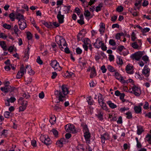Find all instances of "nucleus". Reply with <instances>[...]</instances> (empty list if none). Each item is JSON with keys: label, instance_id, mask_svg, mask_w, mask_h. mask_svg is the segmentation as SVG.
<instances>
[{"label": "nucleus", "instance_id": "obj_1", "mask_svg": "<svg viewBox=\"0 0 151 151\" xmlns=\"http://www.w3.org/2000/svg\"><path fill=\"white\" fill-rule=\"evenodd\" d=\"M62 91L58 90L55 92V94L58 97L59 101L57 102L58 103L60 101H63L65 100V96L68 93V90L65 85H63L61 86Z\"/></svg>", "mask_w": 151, "mask_h": 151}, {"label": "nucleus", "instance_id": "obj_2", "mask_svg": "<svg viewBox=\"0 0 151 151\" xmlns=\"http://www.w3.org/2000/svg\"><path fill=\"white\" fill-rule=\"evenodd\" d=\"M55 41L59 45V48L62 50L63 49L62 47L63 45V46H67V45L65 39L59 35H57L55 37Z\"/></svg>", "mask_w": 151, "mask_h": 151}, {"label": "nucleus", "instance_id": "obj_3", "mask_svg": "<svg viewBox=\"0 0 151 151\" xmlns=\"http://www.w3.org/2000/svg\"><path fill=\"white\" fill-rule=\"evenodd\" d=\"M65 129L68 132L72 133H76L77 132V130L75 129V127L73 124H68L65 126Z\"/></svg>", "mask_w": 151, "mask_h": 151}, {"label": "nucleus", "instance_id": "obj_4", "mask_svg": "<svg viewBox=\"0 0 151 151\" xmlns=\"http://www.w3.org/2000/svg\"><path fill=\"white\" fill-rule=\"evenodd\" d=\"M40 139L42 142L44 143L47 145L51 144L52 142L48 136L42 135L40 137Z\"/></svg>", "mask_w": 151, "mask_h": 151}, {"label": "nucleus", "instance_id": "obj_5", "mask_svg": "<svg viewBox=\"0 0 151 151\" xmlns=\"http://www.w3.org/2000/svg\"><path fill=\"white\" fill-rule=\"evenodd\" d=\"M15 88V87H12L11 86H6L4 87H1V90L6 93L9 91L12 92L14 91V90Z\"/></svg>", "mask_w": 151, "mask_h": 151}, {"label": "nucleus", "instance_id": "obj_6", "mask_svg": "<svg viewBox=\"0 0 151 151\" xmlns=\"http://www.w3.org/2000/svg\"><path fill=\"white\" fill-rule=\"evenodd\" d=\"M132 89L135 95L137 96H139L141 94V92L140 89L135 86H134L132 87Z\"/></svg>", "mask_w": 151, "mask_h": 151}, {"label": "nucleus", "instance_id": "obj_7", "mask_svg": "<svg viewBox=\"0 0 151 151\" xmlns=\"http://www.w3.org/2000/svg\"><path fill=\"white\" fill-rule=\"evenodd\" d=\"M110 138L109 135L106 132L102 135H101V139L102 143L104 144L105 143V140L109 139Z\"/></svg>", "mask_w": 151, "mask_h": 151}, {"label": "nucleus", "instance_id": "obj_8", "mask_svg": "<svg viewBox=\"0 0 151 151\" xmlns=\"http://www.w3.org/2000/svg\"><path fill=\"white\" fill-rule=\"evenodd\" d=\"M98 40V38L96 40V42L93 44V45L95 46L96 48H97V49L99 48L100 47L101 49L103 51H106L107 50V47L106 45H104V43L103 42V43H101V45H96L97 44V42Z\"/></svg>", "mask_w": 151, "mask_h": 151}, {"label": "nucleus", "instance_id": "obj_9", "mask_svg": "<svg viewBox=\"0 0 151 151\" xmlns=\"http://www.w3.org/2000/svg\"><path fill=\"white\" fill-rule=\"evenodd\" d=\"M150 69L148 68L147 65H145L142 71V73L146 77H148L150 75Z\"/></svg>", "mask_w": 151, "mask_h": 151}, {"label": "nucleus", "instance_id": "obj_10", "mask_svg": "<svg viewBox=\"0 0 151 151\" xmlns=\"http://www.w3.org/2000/svg\"><path fill=\"white\" fill-rule=\"evenodd\" d=\"M142 55V54L141 52H135L132 55L133 59L137 60H139Z\"/></svg>", "mask_w": 151, "mask_h": 151}, {"label": "nucleus", "instance_id": "obj_11", "mask_svg": "<svg viewBox=\"0 0 151 151\" xmlns=\"http://www.w3.org/2000/svg\"><path fill=\"white\" fill-rule=\"evenodd\" d=\"M26 22V21L25 20L21 22H18L19 28L21 30H22L26 27L27 24Z\"/></svg>", "mask_w": 151, "mask_h": 151}, {"label": "nucleus", "instance_id": "obj_12", "mask_svg": "<svg viewBox=\"0 0 151 151\" xmlns=\"http://www.w3.org/2000/svg\"><path fill=\"white\" fill-rule=\"evenodd\" d=\"M133 66L131 65L130 64H128L126 67V70L127 71V72L130 74H132L134 72L133 70H132V69Z\"/></svg>", "mask_w": 151, "mask_h": 151}, {"label": "nucleus", "instance_id": "obj_13", "mask_svg": "<svg viewBox=\"0 0 151 151\" xmlns=\"http://www.w3.org/2000/svg\"><path fill=\"white\" fill-rule=\"evenodd\" d=\"M50 65L55 70H57L58 67H59V63L57 62L56 60L52 61Z\"/></svg>", "mask_w": 151, "mask_h": 151}, {"label": "nucleus", "instance_id": "obj_14", "mask_svg": "<svg viewBox=\"0 0 151 151\" xmlns=\"http://www.w3.org/2000/svg\"><path fill=\"white\" fill-rule=\"evenodd\" d=\"M18 102L22 106H27V101L24 100L23 97L20 98L18 99Z\"/></svg>", "mask_w": 151, "mask_h": 151}, {"label": "nucleus", "instance_id": "obj_15", "mask_svg": "<svg viewBox=\"0 0 151 151\" xmlns=\"http://www.w3.org/2000/svg\"><path fill=\"white\" fill-rule=\"evenodd\" d=\"M16 18L18 20V22L25 20L24 16L19 13H18L16 15Z\"/></svg>", "mask_w": 151, "mask_h": 151}, {"label": "nucleus", "instance_id": "obj_16", "mask_svg": "<svg viewBox=\"0 0 151 151\" xmlns=\"http://www.w3.org/2000/svg\"><path fill=\"white\" fill-rule=\"evenodd\" d=\"M137 134L139 135L141 134L144 131L143 127L139 125L137 126Z\"/></svg>", "mask_w": 151, "mask_h": 151}, {"label": "nucleus", "instance_id": "obj_17", "mask_svg": "<svg viewBox=\"0 0 151 151\" xmlns=\"http://www.w3.org/2000/svg\"><path fill=\"white\" fill-rule=\"evenodd\" d=\"M91 71L90 75V77L93 78L96 76V73L95 69L94 66H93L91 68Z\"/></svg>", "mask_w": 151, "mask_h": 151}, {"label": "nucleus", "instance_id": "obj_18", "mask_svg": "<svg viewBox=\"0 0 151 151\" xmlns=\"http://www.w3.org/2000/svg\"><path fill=\"white\" fill-rule=\"evenodd\" d=\"M84 136L86 141H89L91 137V135L89 131L84 132Z\"/></svg>", "mask_w": 151, "mask_h": 151}, {"label": "nucleus", "instance_id": "obj_19", "mask_svg": "<svg viewBox=\"0 0 151 151\" xmlns=\"http://www.w3.org/2000/svg\"><path fill=\"white\" fill-rule=\"evenodd\" d=\"M57 18L59 23L62 24L64 22V16L63 15H61L57 16Z\"/></svg>", "mask_w": 151, "mask_h": 151}, {"label": "nucleus", "instance_id": "obj_20", "mask_svg": "<svg viewBox=\"0 0 151 151\" xmlns=\"http://www.w3.org/2000/svg\"><path fill=\"white\" fill-rule=\"evenodd\" d=\"M98 119L100 120H102L103 119V113L100 111H98L97 114H96Z\"/></svg>", "mask_w": 151, "mask_h": 151}, {"label": "nucleus", "instance_id": "obj_21", "mask_svg": "<svg viewBox=\"0 0 151 151\" xmlns=\"http://www.w3.org/2000/svg\"><path fill=\"white\" fill-rule=\"evenodd\" d=\"M26 69H27L28 70H29V71H28V73L30 75H32L35 74V72L33 70H32V69L31 68V67L30 65H27L26 66Z\"/></svg>", "mask_w": 151, "mask_h": 151}, {"label": "nucleus", "instance_id": "obj_22", "mask_svg": "<svg viewBox=\"0 0 151 151\" xmlns=\"http://www.w3.org/2000/svg\"><path fill=\"white\" fill-rule=\"evenodd\" d=\"M42 23L44 24L46 27L49 28H52L53 26L51 22L47 23L45 21H42Z\"/></svg>", "mask_w": 151, "mask_h": 151}, {"label": "nucleus", "instance_id": "obj_23", "mask_svg": "<svg viewBox=\"0 0 151 151\" xmlns=\"http://www.w3.org/2000/svg\"><path fill=\"white\" fill-rule=\"evenodd\" d=\"M22 69H20L19 71L17 73V74L16 76V78H17L19 79L22 76L24 75V74L23 73V71L22 70Z\"/></svg>", "mask_w": 151, "mask_h": 151}, {"label": "nucleus", "instance_id": "obj_24", "mask_svg": "<svg viewBox=\"0 0 151 151\" xmlns=\"http://www.w3.org/2000/svg\"><path fill=\"white\" fill-rule=\"evenodd\" d=\"M107 103L110 107L112 109L115 108L117 107V106L114 103H112L111 101H107Z\"/></svg>", "mask_w": 151, "mask_h": 151}, {"label": "nucleus", "instance_id": "obj_25", "mask_svg": "<svg viewBox=\"0 0 151 151\" xmlns=\"http://www.w3.org/2000/svg\"><path fill=\"white\" fill-rule=\"evenodd\" d=\"M70 6H64L63 8V11L64 12V14H67L70 11Z\"/></svg>", "mask_w": 151, "mask_h": 151}, {"label": "nucleus", "instance_id": "obj_26", "mask_svg": "<svg viewBox=\"0 0 151 151\" xmlns=\"http://www.w3.org/2000/svg\"><path fill=\"white\" fill-rule=\"evenodd\" d=\"M134 110L136 113L139 114L141 111V107L140 106H135L134 107Z\"/></svg>", "mask_w": 151, "mask_h": 151}, {"label": "nucleus", "instance_id": "obj_27", "mask_svg": "<svg viewBox=\"0 0 151 151\" xmlns=\"http://www.w3.org/2000/svg\"><path fill=\"white\" fill-rule=\"evenodd\" d=\"M0 45L4 50L6 51L7 50L6 46L4 41H0Z\"/></svg>", "mask_w": 151, "mask_h": 151}, {"label": "nucleus", "instance_id": "obj_28", "mask_svg": "<svg viewBox=\"0 0 151 151\" xmlns=\"http://www.w3.org/2000/svg\"><path fill=\"white\" fill-rule=\"evenodd\" d=\"M98 102L100 105H101V103L104 102L103 98L102 95L100 93L99 94V96H98Z\"/></svg>", "mask_w": 151, "mask_h": 151}, {"label": "nucleus", "instance_id": "obj_29", "mask_svg": "<svg viewBox=\"0 0 151 151\" xmlns=\"http://www.w3.org/2000/svg\"><path fill=\"white\" fill-rule=\"evenodd\" d=\"M13 30L15 34L17 36L18 35V32H20V31L18 29V25H14V27L13 28Z\"/></svg>", "mask_w": 151, "mask_h": 151}, {"label": "nucleus", "instance_id": "obj_30", "mask_svg": "<svg viewBox=\"0 0 151 151\" xmlns=\"http://www.w3.org/2000/svg\"><path fill=\"white\" fill-rule=\"evenodd\" d=\"M88 100H87V101L88 102V104L91 105H93V101L91 98V96L88 97Z\"/></svg>", "mask_w": 151, "mask_h": 151}, {"label": "nucleus", "instance_id": "obj_31", "mask_svg": "<svg viewBox=\"0 0 151 151\" xmlns=\"http://www.w3.org/2000/svg\"><path fill=\"white\" fill-rule=\"evenodd\" d=\"M82 41L83 42V44H86V45H89L91 42L90 40L87 38H84L83 41L82 40Z\"/></svg>", "mask_w": 151, "mask_h": 151}, {"label": "nucleus", "instance_id": "obj_32", "mask_svg": "<svg viewBox=\"0 0 151 151\" xmlns=\"http://www.w3.org/2000/svg\"><path fill=\"white\" fill-rule=\"evenodd\" d=\"M107 68L109 71L111 72H114L115 71L114 68L109 65L107 66Z\"/></svg>", "mask_w": 151, "mask_h": 151}, {"label": "nucleus", "instance_id": "obj_33", "mask_svg": "<svg viewBox=\"0 0 151 151\" xmlns=\"http://www.w3.org/2000/svg\"><path fill=\"white\" fill-rule=\"evenodd\" d=\"M132 47L134 49H137L138 48L139 45L137 44V42H135L132 43L131 44Z\"/></svg>", "mask_w": 151, "mask_h": 151}, {"label": "nucleus", "instance_id": "obj_34", "mask_svg": "<svg viewBox=\"0 0 151 151\" xmlns=\"http://www.w3.org/2000/svg\"><path fill=\"white\" fill-rule=\"evenodd\" d=\"M100 105L101 106L102 108L104 110L106 111L108 110V109L106 106V104L104 103V102L102 103H101V105Z\"/></svg>", "mask_w": 151, "mask_h": 151}, {"label": "nucleus", "instance_id": "obj_35", "mask_svg": "<svg viewBox=\"0 0 151 151\" xmlns=\"http://www.w3.org/2000/svg\"><path fill=\"white\" fill-rule=\"evenodd\" d=\"M146 140L148 142V143L151 144V135L148 134L146 137Z\"/></svg>", "mask_w": 151, "mask_h": 151}, {"label": "nucleus", "instance_id": "obj_36", "mask_svg": "<svg viewBox=\"0 0 151 151\" xmlns=\"http://www.w3.org/2000/svg\"><path fill=\"white\" fill-rule=\"evenodd\" d=\"M126 115L127 116L126 117L128 119H131L132 118V115L130 111H128L126 113Z\"/></svg>", "mask_w": 151, "mask_h": 151}, {"label": "nucleus", "instance_id": "obj_37", "mask_svg": "<svg viewBox=\"0 0 151 151\" xmlns=\"http://www.w3.org/2000/svg\"><path fill=\"white\" fill-rule=\"evenodd\" d=\"M56 120V117L54 115H53L52 116L50 117V119L49 120V122L51 123V124H53V121L55 122Z\"/></svg>", "mask_w": 151, "mask_h": 151}, {"label": "nucleus", "instance_id": "obj_38", "mask_svg": "<svg viewBox=\"0 0 151 151\" xmlns=\"http://www.w3.org/2000/svg\"><path fill=\"white\" fill-rule=\"evenodd\" d=\"M3 27L4 28L7 29H10L11 27V26L10 25L6 23L4 24L3 25Z\"/></svg>", "mask_w": 151, "mask_h": 151}, {"label": "nucleus", "instance_id": "obj_39", "mask_svg": "<svg viewBox=\"0 0 151 151\" xmlns=\"http://www.w3.org/2000/svg\"><path fill=\"white\" fill-rule=\"evenodd\" d=\"M109 44L113 46H115L116 45V43L114 40L113 39H110L109 41Z\"/></svg>", "mask_w": 151, "mask_h": 151}, {"label": "nucleus", "instance_id": "obj_40", "mask_svg": "<svg viewBox=\"0 0 151 151\" xmlns=\"http://www.w3.org/2000/svg\"><path fill=\"white\" fill-rule=\"evenodd\" d=\"M123 7L122 6H118L116 9V11L119 12H121L123 10Z\"/></svg>", "mask_w": 151, "mask_h": 151}, {"label": "nucleus", "instance_id": "obj_41", "mask_svg": "<svg viewBox=\"0 0 151 151\" xmlns=\"http://www.w3.org/2000/svg\"><path fill=\"white\" fill-rule=\"evenodd\" d=\"M131 37L132 40L133 41H134L136 39V35L134 32H132Z\"/></svg>", "mask_w": 151, "mask_h": 151}, {"label": "nucleus", "instance_id": "obj_42", "mask_svg": "<svg viewBox=\"0 0 151 151\" xmlns=\"http://www.w3.org/2000/svg\"><path fill=\"white\" fill-rule=\"evenodd\" d=\"M27 38L29 40H30L32 39V35L30 32H27Z\"/></svg>", "mask_w": 151, "mask_h": 151}, {"label": "nucleus", "instance_id": "obj_43", "mask_svg": "<svg viewBox=\"0 0 151 151\" xmlns=\"http://www.w3.org/2000/svg\"><path fill=\"white\" fill-rule=\"evenodd\" d=\"M82 50L79 47H77L76 49V52L77 54H80L82 52Z\"/></svg>", "mask_w": 151, "mask_h": 151}, {"label": "nucleus", "instance_id": "obj_44", "mask_svg": "<svg viewBox=\"0 0 151 151\" xmlns=\"http://www.w3.org/2000/svg\"><path fill=\"white\" fill-rule=\"evenodd\" d=\"M114 72L115 75L114 76H115V77L118 80H119L120 78H119V77L120 76V75L119 73L118 72H116V71Z\"/></svg>", "mask_w": 151, "mask_h": 151}, {"label": "nucleus", "instance_id": "obj_45", "mask_svg": "<svg viewBox=\"0 0 151 151\" xmlns=\"http://www.w3.org/2000/svg\"><path fill=\"white\" fill-rule=\"evenodd\" d=\"M37 62L40 65H42L43 63L42 60L41 59L40 56H38L36 60Z\"/></svg>", "mask_w": 151, "mask_h": 151}, {"label": "nucleus", "instance_id": "obj_46", "mask_svg": "<svg viewBox=\"0 0 151 151\" xmlns=\"http://www.w3.org/2000/svg\"><path fill=\"white\" fill-rule=\"evenodd\" d=\"M124 49H125V48L123 45L119 46L117 48V49L120 52H122Z\"/></svg>", "mask_w": 151, "mask_h": 151}, {"label": "nucleus", "instance_id": "obj_47", "mask_svg": "<svg viewBox=\"0 0 151 151\" xmlns=\"http://www.w3.org/2000/svg\"><path fill=\"white\" fill-rule=\"evenodd\" d=\"M90 14L91 13L88 10H85L84 13V15L86 17H90Z\"/></svg>", "mask_w": 151, "mask_h": 151}, {"label": "nucleus", "instance_id": "obj_48", "mask_svg": "<svg viewBox=\"0 0 151 151\" xmlns=\"http://www.w3.org/2000/svg\"><path fill=\"white\" fill-rule=\"evenodd\" d=\"M83 128L84 132L89 131L87 127V126L86 125H84L83 126Z\"/></svg>", "mask_w": 151, "mask_h": 151}, {"label": "nucleus", "instance_id": "obj_49", "mask_svg": "<svg viewBox=\"0 0 151 151\" xmlns=\"http://www.w3.org/2000/svg\"><path fill=\"white\" fill-rule=\"evenodd\" d=\"M101 69L103 73H105L107 70V69L104 65H103L101 67Z\"/></svg>", "mask_w": 151, "mask_h": 151}, {"label": "nucleus", "instance_id": "obj_50", "mask_svg": "<svg viewBox=\"0 0 151 151\" xmlns=\"http://www.w3.org/2000/svg\"><path fill=\"white\" fill-rule=\"evenodd\" d=\"M52 131L55 137H56L58 136V132L56 130L53 129L52 130Z\"/></svg>", "mask_w": 151, "mask_h": 151}, {"label": "nucleus", "instance_id": "obj_51", "mask_svg": "<svg viewBox=\"0 0 151 151\" xmlns=\"http://www.w3.org/2000/svg\"><path fill=\"white\" fill-rule=\"evenodd\" d=\"M54 109L57 111H60L61 109L60 107L58 106L57 104L54 107Z\"/></svg>", "mask_w": 151, "mask_h": 151}, {"label": "nucleus", "instance_id": "obj_52", "mask_svg": "<svg viewBox=\"0 0 151 151\" xmlns=\"http://www.w3.org/2000/svg\"><path fill=\"white\" fill-rule=\"evenodd\" d=\"M0 37L4 39H5L7 38V36L4 33L2 32L0 33Z\"/></svg>", "mask_w": 151, "mask_h": 151}, {"label": "nucleus", "instance_id": "obj_53", "mask_svg": "<svg viewBox=\"0 0 151 151\" xmlns=\"http://www.w3.org/2000/svg\"><path fill=\"white\" fill-rule=\"evenodd\" d=\"M143 108L145 109H147L149 108V103L147 101L145 102Z\"/></svg>", "mask_w": 151, "mask_h": 151}, {"label": "nucleus", "instance_id": "obj_54", "mask_svg": "<svg viewBox=\"0 0 151 151\" xmlns=\"http://www.w3.org/2000/svg\"><path fill=\"white\" fill-rule=\"evenodd\" d=\"M56 144L58 145L59 147H62L63 146V143L60 140H58L56 142Z\"/></svg>", "mask_w": 151, "mask_h": 151}, {"label": "nucleus", "instance_id": "obj_55", "mask_svg": "<svg viewBox=\"0 0 151 151\" xmlns=\"http://www.w3.org/2000/svg\"><path fill=\"white\" fill-rule=\"evenodd\" d=\"M27 107L22 106H20L19 108V111H24L26 109Z\"/></svg>", "mask_w": 151, "mask_h": 151}, {"label": "nucleus", "instance_id": "obj_56", "mask_svg": "<svg viewBox=\"0 0 151 151\" xmlns=\"http://www.w3.org/2000/svg\"><path fill=\"white\" fill-rule=\"evenodd\" d=\"M29 52H27L26 53H25V55L24 58H26L25 61H27L29 58Z\"/></svg>", "mask_w": 151, "mask_h": 151}, {"label": "nucleus", "instance_id": "obj_57", "mask_svg": "<svg viewBox=\"0 0 151 151\" xmlns=\"http://www.w3.org/2000/svg\"><path fill=\"white\" fill-rule=\"evenodd\" d=\"M14 14L13 13H12L9 14V17L12 21H14Z\"/></svg>", "mask_w": 151, "mask_h": 151}, {"label": "nucleus", "instance_id": "obj_58", "mask_svg": "<svg viewBox=\"0 0 151 151\" xmlns=\"http://www.w3.org/2000/svg\"><path fill=\"white\" fill-rule=\"evenodd\" d=\"M10 112L9 111H6L4 114V117L6 118H9L10 116Z\"/></svg>", "mask_w": 151, "mask_h": 151}, {"label": "nucleus", "instance_id": "obj_59", "mask_svg": "<svg viewBox=\"0 0 151 151\" xmlns=\"http://www.w3.org/2000/svg\"><path fill=\"white\" fill-rule=\"evenodd\" d=\"M142 0H136V2L134 4L135 6L137 7L141 3Z\"/></svg>", "mask_w": 151, "mask_h": 151}, {"label": "nucleus", "instance_id": "obj_60", "mask_svg": "<svg viewBox=\"0 0 151 151\" xmlns=\"http://www.w3.org/2000/svg\"><path fill=\"white\" fill-rule=\"evenodd\" d=\"M22 96L23 97L25 98L26 99H28L30 97V96L28 93L27 94L26 93H24L22 95Z\"/></svg>", "mask_w": 151, "mask_h": 151}, {"label": "nucleus", "instance_id": "obj_61", "mask_svg": "<svg viewBox=\"0 0 151 151\" xmlns=\"http://www.w3.org/2000/svg\"><path fill=\"white\" fill-rule=\"evenodd\" d=\"M31 144L34 147H35L37 146L36 145V141L35 140H32L31 141Z\"/></svg>", "mask_w": 151, "mask_h": 151}, {"label": "nucleus", "instance_id": "obj_62", "mask_svg": "<svg viewBox=\"0 0 151 151\" xmlns=\"http://www.w3.org/2000/svg\"><path fill=\"white\" fill-rule=\"evenodd\" d=\"M148 4V2L146 0H143V2L142 3V6H147Z\"/></svg>", "mask_w": 151, "mask_h": 151}, {"label": "nucleus", "instance_id": "obj_63", "mask_svg": "<svg viewBox=\"0 0 151 151\" xmlns=\"http://www.w3.org/2000/svg\"><path fill=\"white\" fill-rule=\"evenodd\" d=\"M117 124H121L122 123V117L121 116H120L119 117L118 120L117 121Z\"/></svg>", "mask_w": 151, "mask_h": 151}, {"label": "nucleus", "instance_id": "obj_64", "mask_svg": "<svg viewBox=\"0 0 151 151\" xmlns=\"http://www.w3.org/2000/svg\"><path fill=\"white\" fill-rule=\"evenodd\" d=\"M39 96L40 98L42 99L44 98V94L43 91L41 92L39 94Z\"/></svg>", "mask_w": 151, "mask_h": 151}]
</instances>
